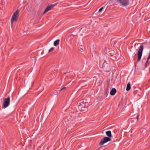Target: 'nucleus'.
Segmentation results:
<instances>
[{"label": "nucleus", "instance_id": "obj_1", "mask_svg": "<svg viewBox=\"0 0 150 150\" xmlns=\"http://www.w3.org/2000/svg\"><path fill=\"white\" fill-rule=\"evenodd\" d=\"M78 107L79 110L81 111L85 112L88 110V108L86 107L85 103L83 101L79 103Z\"/></svg>", "mask_w": 150, "mask_h": 150}, {"label": "nucleus", "instance_id": "obj_2", "mask_svg": "<svg viewBox=\"0 0 150 150\" xmlns=\"http://www.w3.org/2000/svg\"><path fill=\"white\" fill-rule=\"evenodd\" d=\"M143 49L144 46L143 45H142L140 46L137 53V62H139L141 59Z\"/></svg>", "mask_w": 150, "mask_h": 150}, {"label": "nucleus", "instance_id": "obj_3", "mask_svg": "<svg viewBox=\"0 0 150 150\" xmlns=\"http://www.w3.org/2000/svg\"><path fill=\"white\" fill-rule=\"evenodd\" d=\"M19 16V11L17 10L13 14L11 19V26L13 21H16L18 20V18Z\"/></svg>", "mask_w": 150, "mask_h": 150}, {"label": "nucleus", "instance_id": "obj_4", "mask_svg": "<svg viewBox=\"0 0 150 150\" xmlns=\"http://www.w3.org/2000/svg\"><path fill=\"white\" fill-rule=\"evenodd\" d=\"M102 67L105 71L109 72L110 70V64L105 61L103 64Z\"/></svg>", "mask_w": 150, "mask_h": 150}, {"label": "nucleus", "instance_id": "obj_5", "mask_svg": "<svg viewBox=\"0 0 150 150\" xmlns=\"http://www.w3.org/2000/svg\"><path fill=\"white\" fill-rule=\"evenodd\" d=\"M4 102L2 108H5L9 106L10 103V97L8 96L7 98L4 99Z\"/></svg>", "mask_w": 150, "mask_h": 150}, {"label": "nucleus", "instance_id": "obj_6", "mask_svg": "<svg viewBox=\"0 0 150 150\" xmlns=\"http://www.w3.org/2000/svg\"><path fill=\"white\" fill-rule=\"evenodd\" d=\"M111 139V138H110V137H104L101 140L99 143V145L100 146H102L103 145L104 143L110 141Z\"/></svg>", "mask_w": 150, "mask_h": 150}, {"label": "nucleus", "instance_id": "obj_7", "mask_svg": "<svg viewBox=\"0 0 150 150\" xmlns=\"http://www.w3.org/2000/svg\"><path fill=\"white\" fill-rule=\"evenodd\" d=\"M117 1L121 4V6H126L129 4V0H117Z\"/></svg>", "mask_w": 150, "mask_h": 150}, {"label": "nucleus", "instance_id": "obj_8", "mask_svg": "<svg viewBox=\"0 0 150 150\" xmlns=\"http://www.w3.org/2000/svg\"><path fill=\"white\" fill-rule=\"evenodd\" d=\"M110 54L112 57L111 59L113 60H116L117 58V55L116 54H114V52L113 51H110Z\"/></svg>", "mask_w": 150, "mask_h": 150}, {"label": "nucleus", "instance_id": "obj_9", "mask_svg": "<svg viewBox=\"0 0 150 150\" xmlns=\"http://www.w3.org/2000/svg\"><path fill=\"white\" fill-rule=\"evenodd\" d=\"M116 90L114 88H112L110 92V94L111 95H114L116 92Z\"/></svg>", "mask_w": 150, "mask_h": 150}, {"label": "nucleus", "instance_id": "obj_10", "mask_svg": "<svg viewBox=\"0 0 150 150\" xmlns=\"http://www.w3.org/2000/svg\"><path fill=\"white\" fill-rule=\"evenodd\" d=\"M105 133L107 135L108 137H112L111 132V131H107Z\"/></svg>", "mask_w": 150, "mask_h": 150}, {"label": "nucleus", "instance_id": "obj_11", "mask_svg": "<svg viewBox=\"0 0 150 150\" xmlns=\"http://www.w3.org/2000/svg\"><path fill=\"white\" fill-rule=\"evenodd\" d=\"M59 41L60 40L59 39H57L55 40L54 42V45L55 46H57L59 44Z\"/></svg>", "mask_w": 150, "mask_h": 150}, {"label": "nucleus", "instance_id": "obj_12", "mask_svg": "<svg viewBox=\"0 0 150 150\" xmlns=\"http://www.w3.org/2000/svg\"><path fill=\"white\" fill-rule=\"evenodd\" d=\"M131 88V85L130 83H128L127 85L126 90L127 91H129Z\"/></svg>", "mask_w": 150, "mask_h": 150}, {"label": "nucleus", "instance_id": "obj_13", "mask_svg": "<svg viewBox=\"0 0 150 150\" xmlns=\"http://www.w3.org/2000/svg\"><path fill=\"white\" fill-rule=\"evenodd\" d=\"M51 8L50 6H47L45 9L48 11L51 9Z\"/></svg>", "mask_w": 150, "mask_h": 150}, {"label": "nucleus", "instance_id": "obj_14", "mask_svg": "<svg viewBox=\"0 0 150 150\" xmlns=\"http://www.w3.org/2000/svg\"><path fill=\"white\" fill-rule=\"evenodd\" d=\"M57 4L56 3V4H53L51 5H50V6L51 8H53L54 6H56L57 5Z\"/></svg>", "mask_w": 150, "mask_h": 150}, {"label": "nucleus", "instance_id": "obj_15", "mask_svg": "<svg viewBox=\"0 0 150 150\" xmlns=\"http://www.w3.org/2000/svg\"><path fill=\"white\" fill-rule=\"evenodd\" d=\"M54 48L53 47H52L49 50V52H50L54 50Z\"/></svg>", "mask_w": 150, "mask_h": 150}, {"label": "nucleus", "instance_id": "obj_16", "mask_svg": "<svg viewBox=\"0 0 150 150\" xmlns=\"http://www.w3.org/2000/svg\"><path fill=\"white\" fill-rule=\"evenodd\" d=\"M104 8V7H102L99 10V12H101L102 11V10Z\"/></svg>", "mask_w": 150, "mask_h": 150}, {"label": "nucleus", "instance_id": "obj_17", "mask_svg": "<svg viewBox=\"0 0 150 150\" xmlns=\"http://www.w3.org/2000/svg\"><path fill=\"white\" fill-rule=\"evenodd\" d=\"M66 87H64V88H62L61 90L60 91H62V90H65L66 89Z\"/></svg>", "mask_w": 150, "mask_h": 150}, {"label": "nucleus", "instance_id": "obj_18", "mask_svg": "<svg viewBox=\"0 0 150 150\" xmlns=\"http://www.w3.org/2000/svg\"><path fill=\"white\" fill-rule=\"evenodd\" d=\"M47 12V11L46 9H45V11H44V12L43 13V14H45Z\"/></svg>", "mask_w": 150, "mask_h": 150}, {"label": "nucleus", "instance_id": "obj_19", "mask_svg": "<svg viewBox=\"0 0 150 150\" xmlns=\"http://www.w3.org/2000/svg\"><path fill=\"white\" fill-rule=\"evenodd\" d=\"M139 117V115L138 114H137L136 117L137 119V120H138Z\"/></svg>", "mask_w": 150, "mask_h": 150}, {"label": "nucleus", "instance_id": "obj_20", "mask_svg": "<svg viewBox=\"0 0 150 150\" xmlns=\"http://www.w3.org/2000/svg\"><path fill=\"white\" fill-rule=\"evenodd\" d=\"M74 36L75 35H71L70 36Z\"/></svg>", "mask_w": 150, "mask_h": 150}]
</instances>
